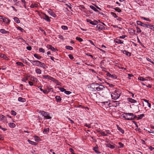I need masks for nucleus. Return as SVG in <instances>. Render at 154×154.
Listing matches in <instances>:
<instances>
[{
  "mask_svg": "<svg viewBox=\"0 0 154 154\" xmlns=\"http://www.w3.org/2000/svg\"><path fill=\"white\" fill-rule=\"evenodd\" d=\"M0 57L3 58L4 59L8 60V58L5 54L0 53Z\"/></svg>",
  "mask_w": 154,
  "mask_h": 154,
  "instance_id": "10",
  "label": "nucleus"
},
{
  "mask_svg": "<svg viewBox=\"0 0 154 154\" xmlns=\"http://www.w3.org/2000/svg\"><path fill=\"white\" fill-rule=\"evenodd\" d=\"M129 32H130L129 33H131L133 34H135V30L132 29H130V30L128 31Z\"/></svg>",
  "mask_w": 154,
  "mask_h": 154,
  "instance_id": "34",
  "label": "nucleus"
},
{
  "mask_svg": "<svg viewBox=\"0 0 154 154\" xmlns=\"http://www.w3.org/2000/svg\"><path fill=\"white\" fill-rule=\"evenodd\" d=\"M76 39L79 42H82L83 41V39L79 37H76Z\"/></svg>",
  "mask_w": 154,
  "mask_h": 154,
  "instance_id": "38",
  "label": "nucleus"
},
{
  "mask_svg": "<svg viewBox=\"0 0 154 154\" xmlns=\"http://www.w3.org/2000/svg\"><path fill=\"white\" fill-rule=\"evenodd\" d=\"M54 82L56 83L57 85H60L61 84L60 82L56 79H55V80H54Z\"/></svg>",
  "mask_w": 154,
  "mask_h": 154,
  "instance_id": "44",
  "label": "nucleus"
},
{
  "mask_svg": "<svg viewBox=\"0 0 154 154\" xmlns=\"http://www.w3.org/2000/svg\"><path fill=\"white\" fill-rule=\"evenodd\" d=\"M39 66L43 67L44 68H45V65L44 63H42L40 62V66Z\"/></svg>",
  "mask_w": 154,
  "mask_h": 154,
  "instance_id": "35",
  "label": "nucleus"
},
{
  "mask_svg": "<svg viewBox=\"0 0 154 154\" xmlns=\"http://www.w3.org/2000/svg\"><path fill=\"white\" fill-rule=\"evenodd\" d=\"M121 93V91L119 89H116L111 94L112 99L117 100L119 98Z\"/></svg>",
  "mask_w": 154,
  "mask_h": 154,
  "instance_id": "3",
  "label": "nucleus"
},
{
  "mask_svg": "<svg viewBox=\"0 0 154 154\" xmlns=\"http://www.w3.org/2000/svg\"><path fill=\"white\" fill-rule=\"evenodd\" d=\"M138 79L139 80L144 81L145 80H147L146 79H145L144 78L142 77H140L138 78Z\"/></svg>",
  "mask_w": 154,
  "mask_h": 154,
  "instance_id": "39",
  "label": "nucleus"
},
{
  "mask_svg": "<svg viewBox=\"0 0 154 154\" xmlns=\"http://www.w3.org/2000/svg\"><path fill=\"white\" fill-rule=\"evenodd\" d=\"M69 5L66 4L65 5L67 6L70 9H72V7L71 6V4L70 3H69Z\"/></svg>",
  "mask_w": 154,
  "mask_h": 154,
  "instance_id": "58",
  "label": "nucleus"
},
{
  "mask_svg": "<svg viewBox=\"0 0 154 154\" xmlns=\"http://www.w3.org/2000/svg\"><path fill=\"white\" fill-rule=\"evenodd\" d=\"M42 18L48 22H50L51 21L50 18L45 14H44L43 16L42 17Z\"/></svg>",
  "mask_w": 154,
  "mask_h": 154,
  "instance_id": "6",
  "label": "nucleus"
},
{
  "mask_svg": "<svg viewBox=\"0 0 154 154\" xmlns=\"http://www.w3.org/2000/svg\"><path fill=\"white\" fill-rule=\"evenodd\" d=\"M4 139V137L2 135L0 134V140H3Z\"/></svg>",
  "mask_w": 154,
  "mask_h": 154,
  "instance_id": "54",
  "label": "nucleus"
},
{
  "mask_svg": "<svg viewBox=\"0 0 154 154\" xmlns=\"http://www.w3.org/2000/svg\"><path fill=\"white\" fill-rule=\"evenodd\" d=\"M138 117H137V120H139L141 119L144 116V114H141L140 115H139L138 116Z\"/></svg>",
  "mask_w": 154,
  "mask_h": 154,
  "instance_id": "22",
  "label": "nucleus"
},
{
  "mask_svg": "<svg viewBox=\"0 0 154 154\" xmlns=\"http://www.w3.org/2000/svg\"><path fill=\"white\" fill-rule=\"evenodd\" d=\"M62 29L63 30H67L68 28L67 26H61Z\"/></svg>",
  "mask_w": 154,
  "mask_h": 154,
  "instance_id": "46",
  "label": "nucleus"
},
{
  "mask_svg": "<svg viewBox=\"0 0 154 154\" xmlns=\"http://www.w3.org/2000/svg\"><path fill=\"white\" fill-rule=\"evenodd\" d=\"M137 23L138 25H140V26H143V24L144 23H142L141 21H137Z\"/></svg>",
  "mask_w": 154,
  "mask_h": 154,
  "instance_id": "32",
  "label": "nucleus"
},
{
  "mask_svg": "<svg viewBox=\"0 0 154 154\" xmlns=\"http://www.w3.org/2000/svg\"><path fill=\"white\" fill-rule=\"evenodd\" d=\"M28 79L27 77H26L25 78H23L22 80V81L24 82H26V81L28 80Z\"/></svg>",
  "mask_w": 154,
  "mask_h": 154,
  "instance_id": "48",
  "label": "nucleus"
},
{
  "mask_svg": "<svg viewBox=\"0 0 154 154\" xmlns=\"http://www.w3.org/2000/svg\"><path fill=\"white\" fill-rule=\"evenodd\" d=\"M8 125L11 128H14L16 126L13 123H9Z\"/></svg>",
  "mask_w": 154,
  "mask_h": 154,
  "instance_id": "21",
  "label": "nucleus"
},
{
  "mask_svg": "<svg viewBox=\"0 0 154 154\" xmlns=\"http://www.w3.org/2000/svg\"><path fill=\"white\" fill-rule=\"evenodd\" d=\"M141 19H143L144 20H146L147 21H150L149 18H146L144 17H142Z\"/></svg>",
  "mask_w": 154,
  "mask_h": 154,
  "instance_id": "63",
  "label": "nucleus"
},
{
  "mask_svg": "<svg viewBox=\"0 0 154 154\" xmlns=\"http://www.w3.org/2000/svg\"><path fill=\"white\" fill-rule=\"evenodd\" d=\"M65 93L67 94V95H69V94H70L71 93V92H70V91H66L65 90Z\"/></svg>",
  "mask_w": 154,
  "mask_h": 154,
  "instance_id": "53",
  "label": "nucleus"
},
{
  "mask_svg": "<svg viewBox=\"0 0 154 154\" xmlns=\"http://www.w3.org/2000/svg\"><path fill=\"white\" fill-rule=\"evenodd\" d=\"M28 142L30 144H31L32 145H36V143L35 142L32 141H31L29 140H28Z\"/></svg>",
  "mask_w": 154,
  "mask_h": 154,
  "instance_id": "37",
  "label": "nucleus"
},
{
  "mask_svg": "<svg viewBox=\"0 0 154 154\" xmlns=\"http://www.w3.org/2000/svg\"><path fill=\"white\" fill-rule=\"evenodd\" d=\"M35 72L38 74H40L41 73L42 71L39 69H36L35 70Z\"/></svg>",
  "mask_w": 154,
  "mask_h": 154,
  "instance_id": "20",
  "label": "nucleus"
},
{
  "mask_svg": "<svg viewBox=\"0 0 154 154\" xmlns=\"http://www.w3.org/2000/svg\"><path fill=\"white\" fill-rule=\"evenodd\" d=\"M3 21L4 22H5L6 23H8L10 22V20L7 18L3 19Z\"/></svg>",
  "mask_w": 154,
  "mask_h": 154,
  "instance_id": "27",
  "label": "nucleus"
},
{
  "mask_svg": "<svg viewBox=\"0 0 154 154\" xmlns=\"http://www.w3.org/2000/svg\"><path fill=\"white\" fill-rule=\"evenodd\" d=\"M117 129L122 134L124 133V131L122 128L119 127L118 125H117Z\"/></svg>",
  "mask_w": 154,
  "mask_h": 154,
  "instance_id": "19",
  "label": "nucleus"
},
{
  "mask_svg": "<svg viewBox=\"0 0 154 154\" xmlns=\"http://www.w3.org/2000/svg\"><path fill=\"white\" fill-rule=\"evenodd\" d=\"M34 56L37 59L40 60L42 58V57L38 55L37 54H34Z\"/></svg>",
  "mask_w": 154,
  "mask_h": 154,
  "instance_id": "25",
  "label": "nucleus"
},
{
  "mask_svg": "<svg viewBox=\"0 0 154 154\" xmlns=\"http://www.w3.org/2000/svg\"><path fill=\"white\" fill-rule=\"evenodd\" d=\"M69 58L71 60H72L74 58V57H73L72 55L71 54L69 55Z\"/></svg>",
  "mask_w": 154,
  "mask_h": 154,
  "instance_id": "62",
  "label": "nucleus"
},
{
  "mask_svg": "<svg viewBox=\"0 0 154 154\" xmlns=\"http://www.w3.org/2000/svg\"><path fill=\"white\" fill-rule=\"evenodd\" d=\"M30 80L31 81H34L35 82H37L38 80L35 77H31Z\"/></svg>",
  "mask_w": 154,
  "mask_h": 154,
  "instance_id": "28",
  "label": "nucleus"
},
{
  "mask_svg": "<svg viewBox=\"0 0 154 154\" xmlns=\"http://www.w3.org/2000/svg\"><path fill=\"white\" fill-rule=\"evenodd\" d=\"M11 114L14 116H16L17 114L16 112L13 110H12L11 111Z\"/></svg>",
  "mask_w": 154,
  "mask_h": 154,
  "instance_id": "47",
  "label": "nucleus"
},
{
  "mask_svg": "<svg viewBox=\"0 0 154 154\" xmlns=\"http://www.w3.org/2000/svg\"><path fill=\"white\" fill-rule=\"evenodd\" d=\"M17 29H18L20 30L22 32H23L24 30V29L22 28L20 26L17 27Z\"/></svg>",
  "mask_w": 154,
  "mask_h": 154,
  "instance_id": "55",
  "label": "nucleus"
},
{
  "mask_svg": "<svg viewBox=\"0 0 154 154\" xmlns=\"http://www.w3.org/2000/svg\"><path fill=\"white\" fill-rule=\"evenodd\" d=\"M111 14L115 18L118 17V16L116 14L114 13L111 12Z\"/></svg>",
  "mask_w": 154,
  "mask_h": 154,
  "instance_id": "45",
  "label": "nucleus"
},
{
  "mask_svg": "<svg viewBox=\"0 0 154 154\" xmlns=\"http://www.w3.org/2000/svg\"><path fill=\"white\" fill-rule=\"evenodd\" d=\"M48 12L51 16L54 17H56V15L51 9H49L48 11Z\"/></svg>",
  "mask_w": 154,
  "mask_h": 154,
  "instance_id": "9",
  "label": "nucleus"
},
{
  "mask_svg": "<svg viewBox=\"0 0 154 154\" xmlns=\"http://www.w3.org/2000/svg\"><path fill=\"white\" fill-rule=\"evenodd\" d=\"M150 29L153 30L154 29V25H151L150 24V27L149 28Z\"/></svg>",
  "mask_w": 154,
  "mask_h": 154,
  "instance_id": "56",
  "label": "nucleus"
},
{
  "mask_svg": "<svg viewBox=\"0 0 154 154\" xmlns=\"http://www.w3.org/2000/svg\"><path fill=\"white\" fill-rule=\"evenodd\" d=\"M39 52L43 53L45 52V49L42 48H40L39 49Z\"/></svg>",
  "mask_w": 154,
  "mask_h": 154,
  "instance_id": "43",
  "label": "nucleus"
},
{
  "mask_svg": "<svg viewBox=\"0 0 154 154\" xmlns=\"http://www.w3.org/2000/svg\"><path fill=\"white\" fill-rule=\"evenodd\" d=\"M59 90L61 91L62 92L65 91L66 90L65 89L63 88H59Z\"/></svg>",
  "mask_w": 154,
  "mask_h": 154,
  "instance_id": "57",
  "label": "nucleus"
},
{
  "mask_svg": "<svg viewBox=\"0 0 154 154\" xmlns=\"http://www.w3.org/2000/svg\"><path fill=\"white\" fill-rule=\"evenodd\" d=\"M0 32L2 34H6L9 33L8 31H6L4 29H1L0 30Z\"/></svg>",
  "mask_w": 154,
  "mask_h": 154,
  "instance_id": "15",
  "label": "nucleus"
},
{
  "mask_svg": "<svg viewBox=\"0 0 154 154\" xmlns=\"http://www.w3.org/2000/svg\"><path fill=\"white\" fill-rule=\"evenodd\" d=\"M123 53L126 54V55L128 56L129 57L130 56H131V54L130 53V52L127 51H123Z\"/></svg>",
  "mask_w": 154,
  "mask_h": 154,
  "instance_id": "16",
  "label": "nucleus"
},
{
  "mask_svg": "<svg viewBox=\"0 0 154 154\" xmlns=\"http://www.w3.org/2000/svg\"><path fill=\"white\" fill-rule=\"evenodd\" d=\"M128 101L132 103H134L137 102V101L131 98H128Z\"/></svg>",
  "mask_w": 154,
  "mask_h": 154,
  "instance_id": "11",
  "label": "nucleus"
},
{
  "mask_svg": "<svg viewBox=\"0 0 154 154\" xmlns=\"http://www.w3.org/2000/svg\"><path fill=\"white\" fill-rule=\"evenodd\" d=\"M65 48L69 50H73V48L72 47L69 46H67V45H66L65 46Z\"/></svg>",
  "mask_w": 154,
  "mask_h": 154,
  "instance_id": "33",
  "label": "nucleus"
},
{
  "mask_svg": "<svg viewBox=\"0 0 154 154\" xmlns=\"http://www.w3.org/2000/svg\"><path fill=\"white\" fill-rule=\"evenodd\" d=\"M91 88L94 89L95 88L96 90L98 91H103L105 88L104 86L97 83H92L91 85Z\"/></svg>",
  "mask_w": 154,
  "mask_h": 154,
  "instance_id": "1",
  "label": "nucleus"
},
{
  "mask_svg": "<svg viewBox=\"0 0 154 154\" xmlns=\"http://www.w3.org/2000/svg\"><path fill=\"white\" fill-rule=\"evenodd\" d=\"M33 65L39 66H40V62L38 60H29Z\"/></svg>",
  "mask_w": 154,
  "mask_h": 154,
  "instance_id": "5",
  "label": "nucleus"
},
{
  "mask_svg": "<svg viewBox=\"0 0 154 154\" xmlns=\"http://www.w3.org/2000/svg\"><path fill=\"white\" fill-rule=\"evenodd\" d=\"M123 118L127 120H132L136 119L137 117L132 113H124Z\"/></svg>",
  "mask_w": 154,
  "mask_h": 154,
  "instance_id": "2",
  "label": "nucleus"
},
{
  "mask_svg": "<svg viewBox=\"0 0 154 154\" xmlns=\"http://www.w3.org/2000/svg\"><path fill=\"white\" fill-rule=\"evenodd\" d=\"M6 119V117L3 115H1L0 116V120L2 121Z\"/></svg>",
  "mask_w": 154,
  "mask_h": 154,
  "instance_id": "40",
  "label": "nucleus"
},
{
  "mask_svg": "<svg viewBox=\"0 0 154 154\" xmlns=\"http://www.w3.org/2000/svg\"><path fill=\"white\" fill-rule=\"evenodd\" d=\"M18 100L19 102H25L26 101V100L25 98H22V97H20L18 98Z\"/></svg>",
  "mask_w": 154,
  "mask_h": 154,
  "instance_id": "12",
  "label": "nucleus"
},
{
  "mask_svg": "<svg viewBox=\"0 0 154 154\" xmlns=\"http://www.w3.org/2000/svg\"><path fill=\"white\" fill-rule=\"evenodd\" d=\"M114 9L116 11L118 12L119 13H120L121 12V10L119 8L116 7V8H115Z\"/></svg>",
  "mask_w": 154,
  "mask_h": 154,
  "instance_id": "42",
  "label": "nucleus"
},
{
  "mask_svg": "<svg viewBox=\"0 0 154 154\" xmlns=\"http://www.w3.org/2000/svg\"><path fill=\"white\" fill-rule=\"evenodd\" d=\"M49 129L48 128H45L44 129V131H43V133L45 134H47L49 132Z\"/></svg>",
  "mask_w": 154,
  "mask_h": 154,
  "instance_id": "31",
  "label": "nucleus"
},
{
  "mask_svg": "<svg viewBox=\"0 0 154 154\" xmlns=\"http://www.w3.org/2000/svg\"><path fill=\"white\" fill-rule=\"evenodd\" d=\"M40 113H41L42 116H44L46 119H51V117L50 116L49 113L48 112L41 111Z\"/></svg>",
  "mask_w": 154,
  "mask_h": 154,
  "instance_id": "4",
  "label": "nucleus"
},
{
  "mask_svg": "<svg viewBox=\"0 0 154 154\" xmlns=\"http://www.w3.org/2000/svg\"><path fill=\"white\" fill-rule=\"evenodd\" d=\"M137 29V32L138 33H140L141 32V30L140 29L138 26L136 27Z\"/></svg>",
  "mask_w": 154,
  "mask_h": 154,
  "instance_id": "41",
  "label": "nucleus"
},
{
  "mask_svg": "<svg viewBox=\"0 0 154 154\" xmlns=\"http://www.w3.org/2000/svg\"><path fill=\"white\" fill-rule=\"evenodd\" d=\"M107 75L108 76H109L112 78H114L115 79H116L117 78V77L116 76H114L113 75H111V74L109 72H107Z\"/></svg>",
  "mask_w": 154,
  "mask_h": 154,
  "instance_id": "13",
  "label": "nucleus"
},
{
  "mask_svg": "<svg viewBox=\"0 0 154 154\" xmlns=\"http://www.w3.org/2000/svg\"><path fill=\"white\" fill-rule=\"evenodd\" d=\"M14 19L15 21L17 23H20V21L19 19L17 17H15L14 18Z\"/></svg>",
  "mask_w": 154,
  "mask_h": 154,
  "instance_id": "26",
  "label": "nucleus"
},
{
  "mask_svg": "<svg viewBox=\"0 0 154 154\" xmlns=\"http://www.w3.org/2000/svg\"><path fill=\"white\" fill-rule=\"evenodd\" d=\"M102 103L103 105L107 106H109L110 104V102L109 101L103 102Z\"/></svg>",
  "mask_w": 154,
  "mask_h": 154,
  "instance_id": "24",
  "label": "nucleus"
},
{
  "mask_svg": "<svg viewBox=\"0 0 154 154\" xmlns=\"http://www.w3.org/2000/svg\"><path fill=\"white\" fill-rule=\"evenodd\" d=\"M143 27L145 28H149V27H150V24L147 22L146 23V24L143 23Z\"/></svg>",
  "mask_w": 154,
  "mask_h": 154,
  "instance_id": "17",
  "label": "nucleus"
},
{
  "mask_svg": "<svg viewBox=\"0 0 154 154\" xmlns=\"http://www.w3.org/2000/svg\"><path fill=\"white\" fill-rule=\"evenodd\" d=\"M115 42L116 43L118 44H123V42H122V41L119 39H116L115 40Z\"/></svg>",
  "mask_w": 154,
  "mask_h": 154,
  "instance_id": "18",
  "label": "nucleus"
},
{
  "mask_svg": "<svg viewBox=\"0 0 154 154\" xmlns=\"http://www.w3.org/2000/svg\"><path fill=\"white\" fill-rule=\"evenodd\" d=\"M49 77V76L48 75H43V78L44 79H48V77Z\"/></svg>",
  "mask_w": 154,
  "mask_h": 154,
  "instance_id": "59",
  "label": "nucleus"
},
{
  "mask_svg": "<svg viewBox=\"0 0 154 154\" xmlns=\"http://www.w3.org/2000/svg\"><path fill=\"white\" fill-rule=\"evenodd\" d=\"M105 28L102 25L100 24H98L97 25L96 27V29L97 30L100 31L104 29Z\"/></svg>",
  "mask_w": 154,
  "mask_h": 154,
  "instance_id": "7",
  "label": "nucleus"
},
{
  "mask_svg": "<svg viewBox=\"0 0 154 154\" xmlns=\"http://www.w3.org/2000/svg\"><path fill=\"white\" fill-rule=\"evenodd\" d=\"M119 145L120 148H122L124 146V144L122 143L121 142H119Z\"/></svg>",
  "mask_w": 154,
  "mask_h": 154,
  "instance_id": "51",
  "label": "nucleus"
},
{
  "mask_svg": "<svg viewBox=\"0 0 154 154\" xmlns=\"http://www.w3.org/2000/svg\"><path fill=\"white\" fill-rule=\"evenodd\" d=\"M56 100L57 102H60L61 101V99L60 96H57L55 97Z\"/></svg>",
  "mask_w": 154,
  "mask_h": 154,
  "instance_id": "14",
  "label": "nucleus"
},
{
  "mask_svg": "<svg viewBox=\"0 0 154 154\" xmlns=\"http://www.w3.org/2000/svg\"><path fill=\"white\" fill-rule=\"evenodd\" d=\"M42 91L45 94L48 93L49 92V91H48L47 90H43Z\"/></svg>",
  "mask_w": 154,
  "mask_h": 154,
  "instance_id": "52",
  "label": "nucleus"
},
{
  "mask_svg": "<svg viewBox=\"0 0 154 154\" xmlns=\"http://www.w3.org/2000/svg\"><path fill=\"white\" fill-rule=\"evenodd\" d=\"M101 134L102 135L104 136H107V135L104 132H103L101 133Z\"/></svg>",
  "mask_w": 154,
  "mask_h": 154,
  "instance_id": "61",
  "label": "nucleus"
},
{
  "mask_svg": "<svg viewBox=\"0 0 154 154\" xmlns=\"http://www.w3.org/2000/svg\"><path fill=\"white\" fill-rule=\"evenodd\" d=\"M16 64L18 65L22 66H24V65L21 62H17L16 63Z\"/></svg>",
  "mask_w": 154,
  "mask_h": 154,
  "instance_id": "36",
  "label": "nucleus"
},
{
  "mask_svg": "<svg viewBox=\"0 0 154 154\" xmlns=\"http://www.w3.org/2000/svg\"><path fill=\"white\" fill-rule=\"evenodd\" d=\"M26 49L29 51H30L32 49V48L31 46H27L26 47Z\"/></svg>",
  "mask_w": 154,
  "mask_h": 154,
  "instance_id": "64",
  "label": "nucleus"
},
{
  "mask_svg": "<svg viewBox=\"0 0 154 154\" xmlns=\"http://www.w3.org/2000/svg\"><path fill=\"white\" fill-rule=\"evenodd\" d=\"M107 146L112 149H113L115 148V146L114 145H112L110 144H108Z\"/></svg>",
  "mask_w": 154,
  "mask_h": 154,
  "instance_id": "29",
  "label": "nucleus"
},
{
  "mask_svg": "<svg viewBox=\"0 0 154 154\" xmlns=\"http://www.w3.org/2000/svg\"><path fill=\"white\" fill-rule=\"evenodd\" d=\"M47 47L48 49L52 50L53 51H58V50L57 49L54 48L52 47L51 45H48L47 46Z\"/></svg>",
  "mask_w": 154,
  "mask_h": 154,
  "instance_id": "8",
  "label": "nucleus"
},
{
  "mask_svg": "<svg viewBox=\"0 0 154 154\" xmlns=\"http://www.w3.org/2000/svg\"><path fill=\"white\" fill-rule=\"evenodd\" d=\"M57 1H59L60 2H62L64 3H66V0H57Z\"/></svg>",
  "mask_w": 154,
  "mask_h": 154,
  "instance_id": "60",
  "label": "nucleus"
},
{
  "mask_svg": "<svg viewBox=\"0 0 154 154\" xmlns=\"http://www.w3.org/2000/svg\"><path fill=\"white\" fill-rule=\"evenodd\" d=\"M48 79H49L50 80H51L52 81H53L54 82V80H55V79L54 78L51 77V76H50L48 77Z\"/></svg>",
  "mask_w": 154,
  "mask_h": 154,
  "instance_id": "49",
  "label": "nucleus"
},
{
  "mask_svg": "<svg viewBox=\"0 0 154 154\" xmlns=\"http://www.w3.org/2000/svg\"><path fill=\"white\" fill-rule=\"evenodd\" d=\"M90 24L92 25H97L98 24V22L96 20H94L93 21H91Z\"/></svg>",
  "mask_w": 154,
  "mask_h": 154,
  "instance_id": "23",
  "label": "nucleus"
},
{
  "mask_svg": "<svg viewBox=\"0 0 154 154\" xmlns=\"http://www.w3.org/2000/svg\"><path fill=\"white\" fill-rule=\"evenodd\" d=\"M90 8L92 10H94L96 12H98V10L96 8H95L93 6L91 5L90 6Z\"/></svg>",
  "mask_w": 154,
  "mask_h": 154,
  "instance_id": "30",
  "label": "nucleus"
},
{
  "mask_svg": "<svg viewBox=\"0 0 154 154\" xmlns=\"http://www.w3.org/2000/svg\"><path fill=\"white\" fill-rule=\"evenodd\" d=\"M146 59L147 60L151 63H152L154 65V63L151 60L150 58L148 57H146Z\"/></svg>",
  "mask_w": 154,
  "mask_h": 154,
  "instance_id": "50",
  "label": "nucleus"
}]
</instances>
